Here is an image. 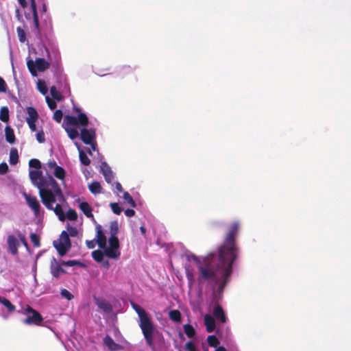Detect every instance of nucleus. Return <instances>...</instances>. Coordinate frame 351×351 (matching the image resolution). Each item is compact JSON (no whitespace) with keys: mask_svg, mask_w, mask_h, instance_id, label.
<instances>
[{"mask_svg":"<svg viewBox=\"0 0 351 351\" xmlns=\"http://www.w3.org/2000/svg\"><path fill=\"white\" fill-rule=\"evenodd\" d=\"M239 223L234 222L229 226L223 243L218 248V254L212 252L206 256L202 261L195 257L199 273L198 281L217 285L223 276H230L232 265L239 254V247L236 238L239 233Z\"/></svg>","mask_w":351,"mask_h":351,"instance_id":"f257e3e1","label":"nucleus"},{"mask_svg":"<svg viewBox=\"0 0 351 351\" xmlns=\"http://www.w3.org/2000/svg\"><path fill=\"white\" fill-rule=\"evenodd\" d=\"M54 188L51 190L40 189V197L42 203L49 210H53L61 221L66 219L65 214L60 203L66 201L62 189L56 181H53Z\"/></svg>","mask_w":351,"mask_h":351,"instance_id":"f03ea898","label":"nucleus"},{"mask_svg":"<svg viewBox=\"0 0 351 351\" xmlns=\"http://www.w3.org/2000/svg\"><path fill=\"white\" fill-rule=\"evenodd\" d=\"M132 307L138 316V325L141 329L146 343L153 351H155L154 335L156 332V329L153 322L148 313L138 304L132 303Z\"/></svg>","mask_w":351,"mask_h":351,"instance_id":"7ed1b4c3","label":"nucleus"},{"mask_svg":"<svg viewBox=\"0 0 351 351\" xmlns=\"http://www.w3.org/2000/svg\"><path fill=\"white\" fill-rule=\"evenodd\" d=\"M132 307L138 316V325L141 329L146 343L153 351H155L154 335L156 332V329L153 322L148 313L138 304L132 303Z\"/></svg>","mask_w":351,"mask_h":351,"instance_id":"20e7f679","label":"nucleus"},{"mask_svg":"<svg viewBox=\"0 0 351 351\" xmlns=\"http://www.w3.org/2000/svg\"><path fill=\"white\" fill-rule=\"evenodd\" d=\"M132 307L138 316V325L141 329L146 343L153 351H155L154 335L156 332V329L153 322L148 313L138 304L132 303Z\"/></svg>","mask_w":351,"mask_h":351,"instance_id":"39448f33","label":"nucleus"},{"mask_svg":"<svg viewBox=\"0 0 351 351\" xmlns=\"http://www.w3.org/2000/svg\"><path fill=\"white\" fill-rule=\"evenodd\" d=\"M74 111L79 112L77 117L72 115H66L64 118L63 127L69 137L74 140L79 136V132L76 128L73 127L82 126L87 127L89 123L87 115L81 112L78 108H75Z\"/></svg>","mask_w":351,"mask_h":351,"instance_id":"423d86ee","label":"nucleus"},{"mask_svg":"<svg viewBox=\"0 0 351 351\" xmlns=\"http://www.w3.org/2000/svg\"><path fill=\"white\" fill-rule=\"evenodd\" d=\"M29 174L32 184L38 189L39 193L40 189L51 190L55 187L53 182L56 180L51 176H43L42 172L37 170H31Z\"/></svg>","mask_w":351,"mask_h":351,"instance_id":"0eeeda50","label":"nucleus"},{"mask_svg":"<svg viewBox=\"0 0 351 351\" xmlns=\"http://www.w3.org/2000/svg\"><path fill=\"white\" fill-rule=\"evenodd\" d=\"M27 66L34 77L37 76V71L43 72L48 69L50 66V64L46 61L44 58H38L35 62L32 60H28L27 62Z\"/></svg>","mask_w":351,"mask_h":351,"instance_id":"6e6552de","label":"nucleus"},{"mask_svg":"<svg viewBox=\"0 0 351 351\" xmlns=\"http://www.w3.org/2000/svg\"><path fill=\"white\" fill-rule=\"evenodd\" d=\"M109 247L104 248L105 250V255L110 258L117 259L121 255L119 251V241L117 236L110 237L108 239Z\"/></svg>","mask_w":351,"mask_h":351,"instance_id":"1a4fd4ad","label":"nucleus"},{"mask_svg":"<svg viewBox=\"0 0 351 351\" xmlns=\"http://www.w3.org/2000/svg\"><path fill=\"white\" fill-rule=\"evenodd\" d=\"M27 315V317L23 320V323L27 325H37L40 326L43 321V316L30 306H27L25 309Z\"/></svg>","mask_w":351,"mask_h":351,"instance_id":"9d476101","label":"nucleus"},{"mask_svg":"<svg viewBox=\"0 0 351 351\" xmlns=\"http://www.w3.org/2000/svg\"><path fill=\"white\" fill-rule=\"evenodd\" d=\"M24 197L27 204L32 209L34 215L36 217L38 216L40 211V205L36 197L31 196L26 193L24 194Z\"/></svg>","mask_w":351,"mask_h":351,"instance_id":"9b49d317","label":"nucleus"},{"mask_svg":"<svg viewBox=\"0 0 351 351\" xmlns=\"http://www.w3.org/2000/svg\"><path fill=\"white\" fill-rule=\"evenodd\" d=\"M81 130L80 136L81 140L84 144H90L93 141H95L96 138L95 130L90 128L87 129L86 127H82Z\"/></svg>","mask_w":351,"mask_h":351,"instance_id":"f8f14e48","label":"nucleus"},{"mask_svg":"<svg viewBox=\"0 0 351 351\" xmlns=\"http://www.w3.org/2000/svg\"><path fill=\"white\" fill-rule=\"evenodd\" d=\"M30 7L32 11V18L34 21V31L37 36H40V30L38 21V16L36 9V3L35 0H30Z\"/></svg>","mask_w":351,"mask_h":351,"instance_id":"ddd939ff","label":"nucleus"},{"mask_svg":"<svg viewBox=\"0 0 351 351\" xmlns=\"http://www.w3.org/2000/svg\"><path fill=\"white\" fill-rule=\"evenodd\" d=\"M7 243L9 252L12 255L17 254L18 248L20 246V243L18 239L12 234L8 235L7 238Z\"/></svg>","mask_w":351,"mask_h":351,"instance_id":"4468645a","label":"nucleus"},{"mask_svg":"<svg viewBox=\"0 0 351 351\" xmlns=\"http://www.w3.org/2000/svg\"><path fill=\"white\" fill-rule=\"evenodd\" d=\"M56 259L53 258L51 261L50 271L53 277L58 278L62 274L65 273L64 269L61 267Z\"/></svg>","mask_w":351,"mask_h":351,"instance_id":"2eb2a0df","label":"nucleus"},{"mask_svg":"<svg viewBox=\"0 0 351 351\" xmlns=\"http://www.w3.org/2000/svg\"><path fill=\"white\" fill-rule=\"evenodd\" d=\"M213 314L214 316V319L221 322V323H226L227 321V317L226 316L225 312L221 307V305L217 304L214 306Z\"/></svg>","mask_w":351,"mask_h":351,"instance_id":"dca6fc26","label":"nucleus"},{"mask_svg":"<svg viewBox=\"0 0 351 351\" xmlns=\"http://www.w3.org/2000/svg\"><path fill=\"white\" fill-rule=\"evenodd\" d=\"M97 235L96 242L98 246L101 248H106V237L101 230V227L99 224L96 226Z\"/></svg>","mask_w":351,"mask_h":351,"instance_id":"f3484780","label":"nucleus"},{"mask_svg":"<svg viewBox=\"0 0 351 351\" xmlns=\"http://www.w3.org/2000/svg\"><path fill=\"white\" fill-rule=\"evenodd\" d=\"M101 171L103 176H104L105 180L108 183H110L113 180L114 176L110 167L106 162H104L101 163Z\"/></svg>","mask_w":351,"mask_h":351,"instance_id":"a211bd4d","label":"nucleus"},{"mask_svg":"<svg viewBox=\"0 0 351 351\" xmlns=\"http://www.w3.org/2000/svg\"><path fill=\"white\" fill-rule=\"evenodd\" d=\"M204 325L208 332H212L215 328V319L210 315H206L204 318Z\"/></svg>","mask_w":351,"mask_h":351,"instance_id":"6ab92c4d","label":"nucleus"},{"mask_svg":"<svg viewBox=\"0 0 351 351\" xmlns=\"http://www.w3.org/2000/svg\"><path fill=\"white\" fill-rule=\"evenodd\" d=\"M104 343L110 350L112 351H117L121 348V346L115 343L109 335H106L104 338Z\"/></svg>","mask_w":351,"mask_h":351,"instance_id":"aec40b11","label":"nucleus"},{"mask_svg":"<svg viewBox=\"0 0 351 351\" xmlns=\"http://www.w3.org/2000/svg\"><path fill=\"white\" fill-rule=\"evenodd\" d=\"M79 208L88 218L94 219V216L92 213L93 209L88 202H80L79 204Z\"/></svg>","mask_w":351,"mask_h":351,"instance_id":"412c9836","label":"nucleus"},{"mask_svg":"<svg viewBox=\"0 0 351 351\" xmlns=\"http://www.w3.org/2000/svg\"><path fill=\"white\" fill-rule=\"evenodd\" d=\"M26 111L28 114V116L25 119L26 122L37 121V120L38 119V113L34 107H32V106L27 107Z\"/></svg>","mask_w":351,"mask_h":351,"instance_id":"4be33fe9","label":"nucleus"},{"mask_svg":"<svg viewBox=\"0 0 351 351\" xmlns=\"http://www.w3.org/2000/svg\"><path fill=\"white\" fill-rule=\"evenodd\" d=\"M53 245L55 248L57 250L58 254L62 256L66 254L68 250L70 248H67V245H64L63 243L60 242L59 241H54Z\"/></svg>","mask_w":351,"mask_h":351,"instance_id":"5701e85b","label":"nucleus"},{"mask_svg":"<svg viewBox=\"0 0 351 351\" xmlns=\"http://www.w3.org/2000/svg\"><path fill=\"white\" fill-rule=\"evenodd\" d=\"M5 139L7 142L13 144L15 142L16 138L13 129L10 126H6L5 128Z\"/></svg>","mask_w":351,"mask_h":351,"instance_id":"b1692460","label":"nucleus"},{"mask_svg":"<svg viewBox=\"0 0 351 351\" xmlns=\"http://www.w3.org/2000/svg\"><path fill=\"white\" fill-rule=\"evenodd\" d=\"M97 304L98 307L103 310L104 312L110 313L112 310L111 304L104 300H98L97 302Z\"/></svg>","mask_w":351,"mask_h":351,"instance_id":"393cba45","label":"nucleus"},{"mask_svg":"<svg viewBox=\"0 0 351 351\" xmlns=\"http://www.w3.org/2000/svg\"><path fill=\"white\" fill-rule=\"evenodd\" d=\"M169 319L175 322H180L182 319V315L178 310H171L169 312Z\"/></svg>","mask_w":351,"mask_h":351,"instance_id":"a878e982","label":"nucleus"},{"mask_svg":"<svg viewBox=\"0 0 351 351\" xmlns=\"http://www.w3.org/2000/svg\"><path fill=\"white\" fill-rule=\"evenodd\" d=\"M9 162L12 165H14L19 162V153L16 148L11 149L10 152Z\"/></svg>","mask_w":351,"mask_h":351,"instance_id":"bb28decb","label":"nucleus"},{"mask_svg":"<svg viewBox=\"0 0 351 351\" xmlns=\"http://www.w3.org/2000/svg\"><path fill=\"white\" fill-rule=\"evenodd\" d=\"M88 189L93 194H99L101 192L102 188L99 182H93L89 184Z\"/></svg>","mask_w":351,"mask_h":351,"instance_id":"cd10ccee","label":"nucleus"},{"mask_svg":"<svg viewBox=\"0 0 351 351\" xmlns=\"http://www.w3.org/2000/svg\"><path fill=\"white\" fill-rule=\"evenodd\" d=\"M0 303H1L5 307L8 308L10 313L15 311V306L11 303V302L3 297H0Z\"/></svg>","mask_w":351,"mask_h":351,"instance_id":"c85d7f7f","label":"nucleus"},{"mask_svg":"<svg viewBox=\"0 0 351 351\" xmlns=\"http://www.w3.org/2000/svg\"><path fill=\"white\" fill-rule=\"evenodd\" d=\"M184 331L189 338H193L195 335V330L193 326L189 324L183 326Z\"/></svg>","mask_w":351,"mask_h":351,"instance_id":"c756f323","label":"nucleus"},{"mask_svg":"<svg viewBox=\"0 0 351 351\" xmlns=\"http://www.w3.org/2000/svg\"><path fill=\"white\" fill-rule=\"evenodd\" d=\"M58 241L61 243H63L64 245H66L67 248H71V243L69 234L66 231L62 232Z\"/></svg>","mask_w":351,"mask_h":351,"instance_id":"7c9ffc66","label":"nucleus"},{"mask_svg":"<svg viewBox=\"0 0 351 351\" xmlns=\"http://www.w3.org/2000/svg\"><path fill=\"white\" fill-rule=\"evenodd\" d=\"M92 257L93 258L97 263H101L104 259V256L105 255V252H103L99 250H96L92 252Z\"/></svg>","mask_w":351,"mask_h":351,"instance_id":"2f4dec72","label":"nucleus"},{"mask_svg":"<svg viewBox=\"0 0 351 351\" xmlns=\"http://www.w3.org/2000/svg\"><path fill=\"white\" fill-rule=\"evenodd\" d=\"M79 158L82 164L88 166L90 163V160L87 156L86 154L82 149H79Z\"/></svg>","mask_w":351,"mask_h":351,"instance_id":"473e14b6","label":"nucleus"},{"mask_svg":"<svg viewBox=\"0 0 351 351\" xmlns=\"http://www.w3.org/2000/svg\"><path fill=\"white\" fill-rule=\"evenodd\" d=\"M0 120L7 123L9 121V110L7 107H2L0 110Z\"/></svg>","mask_w":351,"mask_h":351,"instance_id":"72a5a7b5","label":"nucleus"},{"mask_svg":"<svg viewBox=\"0 0 351 351\" xmlns=\"http://www.w3.org/2000/svg\"><path fill=\"white\" fill-rule=\"evenodd\" d=\"M53 174L58 179L62 180L65 177V171L62 167L58 166L54 169Z\"/></svg>","mask_w":351,"mask_h":351,"instance_id":"f704fd0d","label":"nucleus"},{"mask_svg":"<svg viewBox=\"0 0 351 351\" xmlns=\"http://www.w3.org/2000/svg\"><path fill=\"white\" fill-rule=\"evenodd\" d=\"M119 232L118 222L114 221H112L110 224V237L117 236Z\"/></svg>","mask_w":351,"mask_h":351,"instance_id":"c9c22d12","label":"nucleus"},{"mask_svg":"<svg viewBox=\"0 0 351 351\" xmlns=\"http://www.w3.org/2000/svg\"><path fill=\"white\" fill-rule=\"evenodd\" d=\"M37 88L43 95H46L48 92V88L45 81L39 80L37 83Z\"/></svg>","mask_w":351,"mask_h":351,"instance_id":"e433bc0d","label":"nucleus"},{"mask_svg":"<svg viewBox=\"0 0 351 351\" xmlns=\"http://www.w3.org/2000/svg\"><path fill=\"white\" fill-rule=\"evenodd\" d=\"M207 341L210 347L217 348L219 344V341L215 335H209L207 338Z\"/></svg>","mask_w":351,"mask_h":351,"instance_id":"4c0bfd02","label":"nucleus"},{"mask_svg":"<svg viewBox=\"0 0 351 351\" xmlns=\"http://www.w3.org/2000/svg\"><path fill=\"white\" fill-rule=\"evenodd\" d=\"M17 36L21 43H25L26 40V34L23 29L21 27L16 28Z\"/></svg>","mask_w":351,"mask_h":351,"instance_id":"58836bf2","label":"nucleus"},{"mask_svg":"<svg viewBox=\"0 0 351 351\" xmlns=\"http://www.w3.org/2000/svg\"><path fill=\"white\" fill-rule=\"evenodd\" d=\"M65 216L66 218L71 221H75L77 219V214L76 211L72 208L68 210Z\"/></svg>","mask_w":351,"mask_h":351,"instance_id":"ea45409f","label":"nucleus"},{"mask_svg":"<svg viewBox=\"0 0 351 351\" xmlns=\"http://www.w3.org/2000/svg\"><path fill=\"white\" fill-rule=\"evenodd\" d=\"M123 197L132 207H136V202L128 192H124Z\"/></svg>","mask_w":351,"mask_h":351,"instance_id":"a19ab883","label":"nucleus"},{"mask_svg":"<svg viewBox=\"0 0 351 351\" xmlns=\"http://www.w3.org/2000/svg\"><path fill=\"white\" fill-rule=\"evenodd\" d=\"M230 276H223L221 278H220L219 280V281L217 282V284H219V291H222L224 287H226V284L228 283V278Z\"/></svg>","mask_w":351,"mask_h":351,"instance_id":"79ce46f5","label":"nucleus"},{"mask_svg":"<svg viewBox=\"0 0 351 351\" xmlns=\"http://www.w3.org/2000/svg\"><path fill=\"white\" fill-rule=\"evenodd\" d=\"M61 265L64 266L73 267L76 265H82L83 264L80 261L76 260H69L67 261H62Z\"/></svg>","mask_w":351,"mask_h":351,"instance_id":"37998d69","label":"nucleus"},{"mask_svg":"<svg viewBox=\"0 0 351 351\" xmlns=\"http://www.w3.org/2000/svg\"><path fill=\"white\" fill-rule=\"evenodd\" d=\"M30 240L35 247H38L40 246V238L36 233H31Z\"/></svg>","mask_w":351,"mask_h":351,"instance_id":"c03bdc74","label":"nucleus"},{"mask_svg":"<svg viewBox=\"0 0 351 351\" xmlns=\"http://www.w3.org/2000/svg\"><path fill=\"white\" fill-rule=\"evenodd\" d=\"M50 93L55 99L58 101L61 99L60 93L58 92L56 86H53L50 88Z\"/></svg>","mask_w":351,"mask_h":351,"instance_id":"a18cd8bd","label":"nucleus"},{"mask_svg":"<svg viewBox=\"0 0 351 351\" xmlns=\"http://www.w3.org/2000/svg\"><path fill=\"white\" fill-rule=\"evenodd\" d=\"M29 166L36 169H39L41 168V162L38 159L32 158L29 161Z\"/></svg>","mask_w":351,"mask_h":351,"instance_id":"49530a36","label":"nucleus"},{"mask_svg":"<svg viewBox=\"0 0 351 351\" xmlns=\"http://www.w3.org/2000/svg\"><path fill=\"white\" fill-rule=\"evenodd\" d=\"M110 206L112 209V211L116 215H120L122 211V208L119 206L118 203H110Z\"/></svg>","mask_w":351,"mask_h":351,"instance_id":"de8ad7c7","label":"nucleus"},{"mask_svg":"<svg viewBox=\"0 0 351 351\" xmlns=\"http://www.w3.org/2000/svg\"><path fill=\"white\" fill-rule=\"evenodd\" d=\"M62 116H63V114H62V112L61 110H56L54 113H53V119L57 122V123H60L61 122V120L62 119Z\"/></svg>","mask_w":351,"mask_h":351,"instance_id":"09e8293b","label":"nucleus"},{"mask_svg":"<svg viewBox=\"0 0 351 351\" xmlns=\"http://www.w3.org/2000/svg\"><path fill=\"white\" fill-rule=\"evenodd\" d=\"M60 294L62 298H64L68 300H71L73 298V295L68 290L65 289H61Z\"/></svg>","mask_w":351,"mask_h":351,"instance_id":"8fccbe9b","label":"nucleus"},{"mask_svg":"<svg viewBox=\"0 0 351 351\" xmlns=\"http://www.w3.org/2000/svg\"><path fill=\"white\" fill-rule=\"evenodd\" d=\"M45 99H46V102L48 105V107L51 110H54L56 108L57 104H56V102L53 99H51L49 96H47Z\"/></svg>","mask_w":351,"mask_h":351,"instance_id":"3c124183","label":"nucleus"},{"mask_svg":"<svg viewBox=\"0 0 351 351\" xmlns=\"http://www.w3.org/2000/svg\"><path fill=\"white\" fill-rule=\"evenodd\" d=\"M67 231H68V234H69V237L71 236L72 237H75L77 235V230L75 227L74 226H67Z\"/></svg>","mask_w":351,"mask_h":351,"instance_id":"603ef678","label":"nucleus"},{"mask_svg":"<svg viewBox=\"0 0 351 351\" xmlns=\"http://www.w3.org/2000/svg\"><path fill=\"white\" fill-rule=\"evenodd\" d=\"M36 139L40 143H43L45 141V133L43 130H40L37 132Z\"/></svg>","mask_w":351,"mask_h":351,"instance_id":"864d4df0","label":"nucleus"},{"mask_svg":"<svg viewBox=\"0 0 351 351\" xmlns=\"http://www.w3.org/2000/svg\"><path fill=\"white\" fill-rule=\"evenodd\" d=\"M8 171V166L7 163L5 162H1L0 163V174L4 175Z\"/></svg>","mask_w":351,"mask_h":351,"instance_id":"5fc2aeb1","label":"nucleus"},{"mask_svg":"<svg viewBox=\"0 0 351 351\" xmlns=\"http://www.w3.org/2000/svg\"><path fill=\"white\" fill-rule=\"evenodd\" d=\"M7 90V85L5 80L0 77V93H5Z\"/></svg>","mask_w":351,"mask_h":351,"instance_id":"6e6d98bb","label":"nucleus"},{"mask_svg":"<svg viewBox=\"0 0 351 351\" xmlns=\"http://www.w3.org/2000/svg\"><path fill=\"white\" fill-rule=\"evenodd\" d=\"M185 348L187 351H196V348L192 341H188L185 344Z\"/></svg>","mask_w":351,"mask_h":351,"instance_id":"4d7b16f0","label":"nucleus"},{"mask_svg":"<svg viewBox=\"0 0 351 351\" xmlns=\"http://www.w3.org/2000/svg\"><path fill=\"white\" fill-rule=\"evenodd\" d=\"M46 165H47V169H48V170H49V171H50V170H51V169H56V167H58V165H57V164H56V161H55V160H49V161L46 164Z\"/></svg>","mask_w":351,"mask_h":351,"instance_id":"13d9d810","label":"nucleus"},{"mask_svg":"<svg viewBox=\"0 0 351 351\" xmlns=\"http://www.w3.org/2000/svg\"><path fill=\"white\" fill-rule=\"evenodd\" d=\"M96 243L97 242L95 239L86 241V244L88 249H93L95 247Z\"/></svg>","mask_w":351,"mask_h":351,"instance_id":"bf43d9fd","label":"nucleus"},{"mask_svg":"<svg viewBox=\"0 0 351 351\" xmlns=\"http://www.w3.org/2000/svg\"><path fill=\"white\" fill-rule=\"evenodd\" d=\"M18 236H19L21 241L23 244V245L25 246L26 247H28V244H27V242L26 241L25 237L23 234H21L20 232H19Z\"/></svg>","mask_w":351,"mask_h":351,"instance_id":"052dcab7","label":"nucleus"},{"mask_svg":"<svg viewBox=\"0 0 351 351\" xmlns=\"http://www.w3.org/2000/svg\"><path fill=\"white\" fill-rule=\"evenodd\" d=\"M36 121H28L27 123L28 124V126L32 132H35L36 130Z\"/></svg>","mask_w":351,"mask_h":351,"instance_id":"680f3d73","label":"nucleus"},{"mask_svg":"<svg viewBox=\"0 0 351 351\" xmlns=\"http://www.w3.org/2000/svg\"><path fill=\"white\" fill-rule=\"evenodd\" d=\"M125 215L128 217H131L135 215V211L133 209H126L125 210Z\"/></svg>","mask_w":351,"mask_h":351,"instance_id":"e2e57ef3","label":"nucleus"},{"mask_svg":"<svg viewBox=\"0 0 351 351\" xmlns=\"http://www.w3.org/2000/svg\"><path fill=\"white\" fill-rule=\"evenodd\" d=\"M15 16H16V18L17 19V20L19 21H22L23 19H22V16L21 14V12H20V10L19 8H16V10H15Z\"/></svg>","mask_w":351,"mask_h":351,"instance_id":"0e129e2a","label":"nucleus"},{"mask_svg":"<svg viewBox=\"0 0 351 351\" xmlns=\"http://www.w3.org/2000/svg\"><path fill=\"white\" fill-rule=\"evenodd\" d=\"M101 264L106 269H108L110 267V263H109V261L108 260H105L104 261L103 259V261L101 262Z\"/></svg>","mask_w":351,"mask_h":351,"instance_id":"69168bd1","label":"nucleus"},{"mask_svg":"<svg viewBox=\"0 0 351 351\" xmlns=\"http://www.w3.org/2000/svg\"><path fill=\"white\" fill-rule=\"evenodd\" d=\"M115 187H116V189L119 192H122L123 191V187L119 182L116 183Z\"/></svg>","mask_w":351,"mask_h":351,"instance_id":"338daca9","label":"nucleus"},{"mask_svg":"<svg viewBox=\"0 0 351 351\" xmlns=\"http://www.w3.org/2000/svg\"><path fill=\"white\" fill-rule=\"evenodd\" d=\"M215 351H226V348L223 346H219L216 348Z\"/></svg>","mask_w":351,"mask_h":351,"instance_id":"774afa93","label":"nucleus"}]
</instances>
